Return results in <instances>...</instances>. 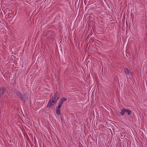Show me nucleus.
I'll return each instance as SVG.
<instances>
[{
    "label": "nucleus",
    "mask_w": 147,
    "mask_h": 147,
    "mask_svg": "<svg viewBox=\"0 0 147 147\" xmlns=\"http://www.w3.org/2000/svg\"><path fill=\"white\" fill-rule=\"evenodd\" d=\"M27 95L25 93L23 95H22V97L20 98V99L24 101L25 99H27Z\"/></svg>",
    "instance_id": "obj_3"
},
{
    "label": "nucleus",
    "mask_w": 147,
    "mask_h": 147,
    "mask_svg": "<svg viewBox=\"0 0 147 147\" xmlns=\"http://www.w3.org/2000/svg\"><path fill=\"white\" fill-rule=\"evenodd\" d=\"M126 113H127V114L128 115H131V111L130 110L126 109Z\"/></svg>",
    "instance_id": "obj_8"
},
{
    "label": "nucleus",
    "mask_w": 147,
    "mask_h": 147,
    "mask_svg": "<svg viewBox=\"0 0 147 147\" xmlns=\"http://www.w3.org/2000/svg\"><path fill=\"white\" fill-rule=\"evenodd\" d=\"M59 105L57 107V109H60L61 107L62 106V104H61V103H60L59 102Z\"/></svg>",
    "instance_id": "obj_10"
},
{
    "label": "nucleus",
    "mask_w": 147,
    "mask_h": 147,
    "mask_svg": "<svg viewBox=\"0 0 147 147\" xmlns=\"http://www.w3.org/2000/svg\"><path fill=\"white\" fill-rule=\"evenodd\" d=\"M56 102L55 100H50L47 106V108H50L52 106H53L54 104H55L56 103Z\"/></svg>",
    "instance_id": "obj_2"
},
{
    "label": "nucleus",
    "mask_w": 147,
    "mask_h": 147,
    "mask_svg": "<svg viewBox=\"0 0 147 147\" xmlns=\"http://www.w3.org/2000/svg\"><path fill=\"white\" fill-rule=\"evenodd\" d=\"M125 72L126 74H127L128 75L129 74V71L127 68L125 69Z\"/></svg>",
    "instance_id": "obj_11"
},
{
    "label": "nucleus",
    "mask_w": 147,
    "mask_h": 147,
    "mask_svg": "<svg viewBox=\"0 0 147 147\" xmlns=\"http://www.w3.org/2000/svg\"><path fill=\"white\" fill-rule=\"evenodd\" d=\"M16 94L18 96L19 98L20 99L22 97V94L18 91H16Z\"/></svg>",
    "instance_id": "obj_6"
},
{
    "label": "nucleus",
    "mask_w": 147,
    "mask_h": 147,
    "mask_svg": "<svg viewBox=\"0 0 147 147\" xmlns=\"http://www.w3.org/2000/svg\"><path fill=\"white\" fill-rule=\"evenodd\" d=\"M67 100V98H62V99H61L60 100L59 102L60 103H61V104H62L63 102H65V101H66Z\"/></svg>",
    "instance_id": "obj_7"
},
{
    "label": "nucleus",
    "mask_w": 147,
    "mask_h": 147,
    "mask_svg": "<svg viewBox=\"0 0 147 147\" xmlns=\"http://www.w3.org/2000/svg\"><path fill=\"white\" fill-rule=\"evenodd\" d=\"M121 111L120 114L121 116H123L124 115L125 113H126V109H123L121 110Z\"/></svg>",
    "instance_id": "obj_4"
},
{
    "label": "nucleus",
    "mask_w": 147,
    "mask_h": 147,
    "mask_svg": "<svg viewBox=\"0 0 147 147\" xmlns=\"http://www.w3.org/2000/svg\"><path fill=\"white\" fill-rule=\"evenodd\" d=\"M56 113L57 115H60V109H56Z\"/></svg>",
    "instance_id": "obj_9"
},
{
    "label": "nucleus",
    "mask_w": 147,
    "mask_h": 147,
    "mask_svg": "<svg viewBox=\"0 0 147 147\" xmlns=\"http://www.w3.org/2000/svg\"><path fill=\"white\" fill-rule=\"evenodd\" d=\"M60 97V95L59 93L58 92H56L54 94L53 96L52 97V99L55 100L56 102H57Z\"/></svg>",
    "instance_id": "obj_1"
},
{
    "label": "nucleus",
    "mask_w": 147,
    "mask_h": 147,
    "mask_svg": "<svg viewBox=\"0 0 147 147\" xmlns=\"http://www.w3.org/2000/svg\"><path fill=\"white\" fill-rule=\"evenodd\" d=\"M5 89L3 87H2L0 88V94L2 95L5 92Z\"/></svg>",
    "instance_id": "obj_5"
}]
</instances>
